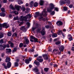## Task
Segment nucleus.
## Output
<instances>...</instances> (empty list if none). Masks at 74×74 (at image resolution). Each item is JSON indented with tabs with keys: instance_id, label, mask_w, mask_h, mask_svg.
I'll return each instance as SVG.
<instances>
[{
	"instance_id": "nucleus-31",
	"label": "nucleus",
	"mask_w": 74,
	"mask_h": 74,
	"mask_svg": "<svg viewBox=\"0 0 74 74\" xmlns=\"http://www.w3.org/2000/svg\"><path fill=\"white\" fill-rule=\"evenodd\" d=\"M0 15L1 16H5V13H0Z\"/></svg>"
},
{
	"instance_id": "nucleus-58",
	"label": "nucleus",
	"mask_w": 74,
	"mask_h": 74,
	"mask_svg": "<svg viewBox=\"0 0 74 74\" xmlns=\"http://www.w3.org/2000/svg\"><path fill=\"white\" fill-rule=\"evenodd\" d=\"M58 51V49H55L53 50V52H57Z\"/></svg>"
},
{
	"instance_id": "nucleus-6",
	"label": "nucleus",
	"mask_w": 74,
	"mask_h": 74,
	"mask_svg": "<svg viewBox=\"0 0 74 74\" xmlns=\"http://www.w3.org/2000/svg\"><path fill=\"white\" fill-rule=\"evenodd\" d=\"M42 57L41 56H39L37 58V60L39 62H43V59L42 58Z\"/></svg>"
},
{
	"instance_id": "nucleus-38",
	"label": "nucleus",
	"mask_w": 74,
	"mask_h": 74,
	"mask_svg": "<svg viewBox=\"0 0 74 74\" xmlns=\"http://www.w3.org/2000/svg\"><path fill=\"white\" fill-rule=\"evenodd\" d=\"M14 66L15 67H18V63L17 62H16L14 63Z\"/></svg>"
},
{
	"instance_id": "nucleus-61",
	"label": "nucleus",
	"mask_w": 74,
	"mask_h": 74,
	"mask_svg": "<svg viewBox=\"0 0 74 74\" xmlns=\"http://www.w3.org/2000/svg\"><path fill=\"white\" fill-rule=\"evenodd\" d=\"M7 0H3V3H7Z\"/></svg>"
},
{
	"instance_id": "nucleus-44",
	"label": "nucleus",
	"mask_w": 74,
	"mask_h": 74,
	"mask_svg": "<svg viewBox=\"0 0 74 74\" xmlns=\"http://www.w3.org/2000/svg\"><path fill=\"white\" fill-rule=\"evenodd\" d=\"M69 39L70 41H72L73 40V37L71 36L69 38Z\"/></svg>"
},
{
	"instance_id": "nucleus-52",
	"label": "nucleus",
	"mask_w": 74,
	"mask_h": 74,
	"mask_svg": "<svg viewBox=\"0 0 74 74\" xmlns=\"http://www.w3.org/2000/svg\"><path fill=\"white\" fill-rule=\"evenodd\" d=\"M64 11H67V8L66 7H64Z\"/></svg>"
},
{
	"instance_id": "nucleus-16",
	"label": "nucleus",
	"mask_w": 74,
	"mask_h": 74,
	"mask_svg": "<svg viewBox=\"0 0 74 74\" xmlns=\"http://www.w3.org/2000/svg\"><path fill=\"white\" fill-rule=\"evenodd\" d=\"M32 16L30 14H27L26 16H25V17L26 18V19L27 20V19L28 18H29V19L31 18Z\"/></svg>"
},
{
	"instance_id": "nucleus-39",
	"label": "nucleus",
	"mask_w": 74,
	"mask_h": 74,
	"mask_svg": "<svg viewBox=\"0 0 74 74\" xmlns=\"http://www.w3.org/2000/svg\"><path fill=\"white\" fill-rule=\"evenodd\" d=\"M12 36V37H16L17 34L16 33H14L13 34Z\"/></svg>"
},
{
	"instance_id": "nucleus-21",
	"label": "nucleus",
	"mask_w": 74,
	"mask_h": 74,
	"mask_svg": "<svg viewBox=\"0 0 74 74\" xmlns=\"http://www.w3.org/2000/svg\"><path fill=\"white\" fill-rule=\"evenodd\" d=\"M10 57H7L5 59V62H10Z\"/></svg>"
},
{
	"instance_id": "nucleus-1",
	"label": "nucleus",
	"mask_w": 74,
	"mask_h": 74,
	"mask_svg": "<svg viewBox=\"0 0 74 74\" xmlns=\"http://www.w3.org/2000/svg\"><path fill=\"white\" fill-rule=\"evenodd\" d=\"M35 15L34 16L35 18L38 17L39 16H47V12L45 11H43L41 14L39 12H36L35 13Z\"/></svg>"
},
{
	"instance_id": "nucleus-59",
	"label": "nucleus",
	"mask_w": 74,
	"mask_h": 74,
	"mask_svg": "<svg viewBox=\"0 0 74 74\" xmlns=\"http://www.w3.org/2000/svg\"><path fill=\"white\" fill-rule=\"evenodd\" d=\"M53 66L54 67H57L58 66L57 64H55L53 65Z\"/></svg>"
},
{
	"instance_id": "nucleus-32",
	"label": "nucleus",
	"mask_w": 74,
	"mask_h": 74,
	"mask_svg": "<svg viewBox=\"0 0 74 74\" xmlns=\"http://www.w3.org/2000/svg\"><path fill=\"white\" fill-rule=\"evenodd\" d=\"M17 49V48H14V49L12 50V53H14L15 52H16V51Z\"/></svg>"
},
{
	"instance_id": "nucleus-34",
	"label": "nucleus",
	"mask_w": 74,
	"mask_h": 74,
	"mask_svg": "<svg viewBox=\"0 0 74 74\" xmlns=\"http://www.w3.org/2000/svg\"><path fill=\"white\" fill-rule=\"evenodd\" d=\"M41 30V28H39L36 30L37 33H40V31Z\"/></svg>"
},
{
	"instance_id": "nucleus-49",
	"label": "nucleus",
	"mask_w": 74,
	"mask_h": 74,
	"mask_svg": "<svg viewBox=\"0 0 74 74\" xmlns=\"http://www.w3.org/2000/svg\"><path fill=\"white\" fill-rule=\"evenodd\" d=\"M14 14H15V15H18V12L16 11H15L13 12Z\"/></svg>"
},
{
	"instance_id": "nucleus-36",
	"label": "nucleus",
	"mask_w": 74,
	"mask_h": 74,
	"mask_svg": "<svg viewBox=\"0 0 74 74\" xmlns=\"http://www.w3.org/2000/svg\"><path fill=\"white\" fill-rule=\"evenodd\" d=\"M34 40L35 42H38V39L35 38Z\"/></svg>"
},
{
	"instance_id": "nucleus-47",
	"label": "nucleus",
	"mask_w": 74,
	"mask_h": 74,
	"mask_svg": "<svg viewBox=\"0 0 74 74\" xmlns=\"http://www.w3.org/2000/svg\"><path fill=\"white\" fill-rule=\"evenodd\" d=\"M35 38V37H34V36H31V38L32 40H34Z\"/></svg>"
},
{
	"instance_id": "nucleus-43",
	"label": "nucleus",
	"mask_w": 74,
	"mask_h": 74,
	"mask_svg": "<svg viewBox=\"0 0 74 74\" xmlns=\"http://www.w3.org/2000/svg\"><path fill=\"white\" fill-rule=\"evenodd\" d=\"M4 42L3 41V39H1L0 40V44H3Z\"/></svg>"
},
{
	"instance_id": "nucleus-2",
	"label": "nucleus",
	"mask_w": 74,
	"mask_h": 74,
	"mask_svg": "<svg viewBox=\"0 0 74 74\" xmlns=\"http://www.w3.org/2000/svg\"><path fill=\"white\" fill-rule=\"evenodd\" d=\"M2 27L7 29V28L8 27V25L5 23H4L3 24H0V30L2 29Z\"/></svg>"
},
{
	"instance_id": "nucleus-57",
	"label": "nucleus",
	"mask_w": 74,
	"mask_h": 74,
	"mask_svg": "<svg viewBox=\"0 0 74 74\" xmlns=\"http://www.w3.org/2000/svg\"><path fill=\"white\" fill-rule=\"evenodd\" d=\"M27 24L28 27H29V26H30V23H29V22L27 23Z\"/></svg>"
},
{
	"instance_id": "nucleus-22",
	"label": "nucleus",
	"mask_w": 74,
	"mask_h": 74,
	"mask_svg": "<svg viewBox=\"0 0 74 74\" xmlns=\"http://www.w3.org/2000/svg\"><path fill=\"white\" fill-rule=\"evenodd\" d=\"M66 0H61V4H66Z\"/></svg>"
},
{
	"instance_id": "nucleus-46",
	"label": "nucleus",
	"mask_w": 74,
	"mask_h": 74,
	"mask_svg": "<svg viewBox=\"0 0 74 74\" xmlns=\"http://www.w3.org/2000/svg\"><path fill=\"white\" fill-rule=\"evenodd\" d=\"M33 4H34V3L33 2V1H32L31 2V3H30V5L31 6H33Z\"/></svg>"
},
{
	"instance_id": "nucleus-12",
	"label": "nucleus",
	"mask_w": 74,
	"mask_h": 74,
	"mask_svg": "<svg viewBox=\"0 0 74 74\" xmlns=\"http://www.w3.org/2000/svg\"><path fill=\"white\" fill-rule=\"evenodd\" d=\"M56 24L58 26H60L62 25L63 23L60 21H58L56 23Z\"/></svg>"
},
{
	"instance_id": "nucleus-5",
	"label": "nucleus",
	"mask_w": 74,
	"mask_h": 74,
	"mask_svg": "<svg viewBox=\"0 0 74 74\" xmlns=\"http://www.w3.org/2000/svg\"><path fill=\"white\" fill-rule=\"evenodd\" d=\"M19 19L20 21H22V22L24 21H25V22L27 21V20L26 18V16H21L19 17Z\"/></svg>"
},
{
	"instance_id": "nucleus-62",
	"label": "nucleus",
	"mask_w": 74,
	"mask_h": 74,
	"mask_svg": "<svg viewBox=\"0 0 74 74\" xmlns=\"http://www.w3.org/2000/svg\"><path fill=\"white\" fill-rule=\"evenodd\" d=\"M4 56H5V54H4L2 53L1 54V56L2 57H4Z\"/></svg>"
},
{
	"instance_id": "nucleus-27",
	"label": "nucleus",
	"mask_w": 74,
	"mask_h": 74,
	"mask_svg": "<svg viewBox=\"0 0 74 74\" xmlns=\"http://www.w3.org/2000/svg\"><path fill=\"white\" fill-rule=\"evenodd\" d=\"M34 6L35 7H37L38 6V3L37 2H35L34 4Z\"/></svg>"
},
{
	"instance_id": "nucleus-10",
	"label": "nucleus",
	"mask_w": 74,
	"mask_h": 74,
	"mask_svg": "<svg viewBox=\"0 0 74 74\" xmlns=\"http://www.w3.org/2000/svg\"><path fill=\"white\" fill-rule=\"evenodd\" d=\"M42 56L43 57L45 60H48V56L47 54H43L42 55Z\"/></svg>"
},
{
	"instance_id": "nucleus-51",
	"label": "nucleus",
	"mask_w": 74,
	"mask_h": 74,
	"mask_svg": "<svg viewBox=\"0 0 74 74\" xmlns=\"http://www.w3.org/2000/svg\"><path fill=\"white\" fill-rule=\"evenodd\" d=\"M55 14V11H53L51 12V15H53Z\"/></svg>"
},
{
	"instance_id": "nucleus-54",
	"label": "nucleus",
	"mask_w": 74,
	"mask_h": 74,
	"mask_svg": "<svg viewBox=\"0 0 74 74\" xmlns=\"http://www.w3.org/2000/svg\"><path fill=\"white\" fill-rule=\"evenodd\" d=\"M55 10H56V11H59V9L58 8H55Z\"/></svg>"
},
{
	"instance_id": "nucleus-20",
	"label": "nucleus",
	"mask_w": 74,
	"mask_h": 74,
	"mask_svg": "<svg viewBox=\"0 0 74 74\" xmlns=\"http://www.w3.org/2000/svg\"><path fill=\"white\" fill-rule=\"evenodd\" d=\"M41 33L42 36H44L45 34V31L43 29L41 31Z\"/></svg>"
},
{
	"instance_id": "nucleus-50",
	"label": "nucleus",
	"mask_w": 74,
	"mask_h": 74,
	"mask_svg": "<svg viewBox=\"0 0 74 74\" xmlns=\"http://www.w3.org/2000/svg\"><path fill=\"white\" fill-rule=\"evenodd\" d=\"M23 43H21L20 44L19 47H21V48L23 47Z\"/></svg>"
},
{
	"instance_id": "nucleus-4",
	"label": "nucleus",
	"mask_w": 74,
	"mask_h": 74,
	"mask_svg": "<svg viewBox=\"0 0 74 74\" xmlns=\"http://www.w3.org/2000/svg\"><path fill=\"white\" fill-rule=\"evenodd\" d=\"M3 65L4 68H5V69H7L8 68L9 69V68L11 67V63L10 62H8L7 64V66H6V64L5 63L3 64Z\"/></svg>"
},
{
	"instance_id": "nucleus-18",
	"label": "nucleus",
	"mask_w": 74,
	"mask_h": 74,
	"mask_svg": "<svg viewBox=\"0 0 74 74\" xmlns=\"http://www.w3.org/2000/svg\"><path fill=\"white\" fill-rule=\"evenodd\" d=\"M21 8V7L20 6H16L15 7V8L16 10H17V11H19L20 10V8Z\"/></svg>"
},
{
	"instance_id": "nucleus-37",
	"label": "nucleus",
	"mask_w": 74,
	"mask_h": 74,
	"mask_svg": "<svg viewBox=\"0 0 74 74\" xmlns=\"http://www.w3.org/2000/svg\"><path fill=\"white\" fill-rule=\"evenodd\" d=\"M60 42L59 41H58L57 42H56L55 43L56 44V45H59V44H60Z\"/></svg>"
},
{
	"instance_id": "nucleus-23",
	"label": "nucleus",
	"mask_w": 74,
	"mask_h": 74,
	"mask_svg": "<svg viewBox=\"0 0 74 74\" xmlns=\"http://www.w3.org/2000/svg\"><path fill=\"white\" fill-rule=\"evenodd\" d=\"M9 8L11 9H12V10H15V8H14V7L12 5V4H10V5L9 6Z\"/></svg>"
},
{
	"instance_id": "nucleus-60",
	"label": "nucleus",
	"mask_w": 74,
	"mask_h": 74,
	"mask_svg": "<svg viewBox=\"0 0 74 74\" xmlns=\"http://www.w3.org/2000/svg\"><path fill=\"white\" fill-rule=\"evenodd\" d=\"M45 27H46V28H47V29L49 28V25H46L45 26Z\"/></svg>"
},
{
	"instance_id": "nucleus-48",
	"label": "nucleus",
	"mask_w": 74,
	"mask_h": 74,
	"mask_svg": "<svg viewBox=\"0 0 74 74\" xmlns=\"http://www.w3.org/2000/svg\"><path fill=\"white\" fill-rule=\"evenodd\" d=\"M37 28V27H32V31H34V30H36V29Z\"/></svg>"
},
{
	"instance_id": "nucleus-9",
	"label": "nucleus",
	"mask_w": 74,
	"mask_h": 74,
	"mask_svg": "<svg viewBox=\"0 0 74 74\" xmlns=\"http://www.w3.org/2000/svg\"><path fill=\"white\" fill-rule=\"evenodd\" d=\"M32 70L33 71H34V72H35V73H38L39 71L37 67L33 68Z\"/></svg>"
},
{
	"instance_id": "nucleus-28",
	"label": "nucleus",
	"mask_w": 74,
	"mask_h": 74,
	"mask_svg": "<svg viewBox=\"0 0 74 74\" xmlns=\"http://www.w3.org/2000/svg\"><path fill=\"white\" fill-rule=\"evenodd\" d=\"M28 52L31 53L33 52H34V49H29L28 50Z\"/></svg>"
},
{
	"instance_id": "nucleus-24",
	"label": "nucleus",
	"mask_w": 74,
	"mask_h": 74,
	"mask_svg": "<svg viewBox=\"0 0 74 74\" xmlns=\"http://www.w3.org/2000/svg\"><path fill=\"white\" fill-rule=\"evenodd\" d=\"M44 1L42 0H40V5H43Z\"/></svg>"
},
{
	"instance_id": "nucleus-17",
	"label": "nucleus",
	"mask_w": 74,
	"mask_h": 74,
	"mask_svg": "<svg viewBox=\"0 0 74 74\" xmlns=\"http://www.w3.org/2000/svg\"><path fill=\"white\" fill-rule=\"evenodd\" d=\"M34 63H35L36 64L37 66H39L40 64V62H38V61H36V60H35Z\"/></svg>"
},
{
	"instance_id": "nucleus-3",
	"label": "nucleus",
	"mask_w": 74,
	"mask_h": 74,
	"mask_svg": "<svg viewBox=\"0 0 74 74\" xmlns=\"http://www.w3.org/2000/svg\"><path fill=\"white\" fill-rule=\"evenodd\" d=\"M53 8H54V5L52 3H50L49 7L47 9V12H51L52 10L53 9Z\"/></svg>"
},
{
	"instance_id": "nucleus-19",
	"label": "nucleus",
	"mask_w": 74,
	"mask_h": 74,
	"mask_svg": "<svg viewBox=\"0 0 74 74\" xmlns=\"http://www.w3.org/2000/svg\"><path fill=\"white\" fill-rule=\"evenodd\" d=\"M6 53H11V49H6Z\"/></svg>"
},
{
	"instance_id": "nucleus-56",
	"label": "nucleus",
	"mask_w": 74,
	"mask_h": 74,
	"mask_svg": "<svg viewBox=\"0 0 74 74\" xmlns=\"http://www.w3.org/2000/svg\"><path fill=\"white\" fill-rule=\"evenodd\" d=\"M71 29H72V28L71 27H70L68 29V30L69 32H70V31Z\"/></svg>"
},
{
	"instance_id": "nucleus-63",
	"label": "nucleus",
	"mask_w": 74,
	"mask_h": 74,
	"mask_svg": "<svg viewBox=\"0 0 74 74\" xmlns=\"http://www.w3.org/2000/svg\"><path fill=\"white\" fill-rule=\"evenodd\" d=\"M38 54H36V55H34V57H35V58H37V57L38 56Z\"/></svg>"
},
{
	"instance_id": "nucleus-64",
	"label": "nucleus",
	"mask_w": 74,
	"mask_h": 74,
	"mask_svg": "<svg viewBox=\"0 0 74 74\" xmlns=\"http://www.w3.org/2000/svg\"><path fill=\"white\" fill-rule=\"evenodd\" d=\"M70 1H67V3L68 4H70Z\"/></svg>"
},
{
	"instance_id": "nucleus-42",
	"label": "nucleus",
	"mask_w": 74,
	"mask_h": 74,
	"mask_svg": "<svg viewBox=\"0 0 74 74\" xmlns=\"http://www.w3.org/2000/svg\"><path fill=\"white\" fill-rule=\"evenodd\" d=\"M8 36H11V33L10 32H8Z\"/></svg>"
},
{
	"instance_id": "nucleus-45",
	"label": "nucleus",
	"mask_w": 74,
	"mask_h": 74,
	"mask_svg": "<svg viewBox=\"0 0 74 74\" xmlns=\"http://www.w3.org/2000/svg\"><path fill=\"white\" fill-rule=\"evenodd\" d=\"M21 9L23 11H25V8L24 7H22Z\"/></svg>"
},
{
	"instance_id": "nucleus-11",
	"label": "nucleus",
	"mask_w": 74,
	"mask_h": 74,
	"mask_svg": "<svg viewBox=\"0 0 74 74\" xmlns=\"http://www.w3.org/2000/svg\"><path fill=\"white\" fill-rule=\"evenodd\" d=\"M2 47L3 48H9L10 47V45L8 44L7 45L4 44L2 45Z\"/></svg>"
},
{
	"instance_id": "nucleus-13",
	"label": "nucleus",
	"mask_w": 74,
	"mask_h": 74,
	"mask_svg": "<svg viewBox=\"0 0 74 74\" xmlns=\"http://www.w3.org/2000/svg\"><path fill=\"white\" fill-rule=\"evenodd\" d=\"M8 44H10V46L11 47V48H13V47H14V44L11 42V41H9Z\"/></svg>"
},
{
	"instance_id": "nucleus-35",
	"label": "nucleus",
	"mask_w": 74,
	"mask_h": 74,
	"mask_svg": "<svg viewBox=\"0 0 74 74\" xmlns=\"http://www.w3.org/2000/svg\"><path fill=\"white\" fill-rule=\"evenodd\" d=\"M57 34H54L52 35V36L53 37H57Z\"/></svg>"
},
{
	"instance_id": "nucleus-7",
	"label": "nucleus",
	"mask_w": 74,
	"mask_h": 74,
	"mask_svg": "<svg viewBox=\"0 0 74 74\" xmlns=\"http://www.w3.org/2000/svg\"><path fill=\"white\" fill-rule=\"evenodd\" d=\"M24 39L25 40V41L24 42V44H29V40L27 38H26V37H24Z\"/></svg>"
},
{
	"instance_id": "nucleus-53",
	"label": "nucleus",
	"mask_w": 74,
	"mask_h": 74,
	"mask_svg": "<svg viewBox=\"0 0 74 74\" xmlns=\"http://www.w3.org/2000/svg\"><path fill=\"white\" fill-rule=\"evenodd\" d=\"M26 28H25V29H24L23 31V32H24V33H25L26 32Z\"/></svg>"
},
{
	"instance_id": "nucleus-29",
	"label": "nucleus",
	"mask_w": 74,
	"mask_h": 74,
	"mask_svg": "<svg viewBox=\"0 0 74 74\" xmlns=\"http://www.w3.org/2000/svg\"><path fill=\"white\" fill-rule=\"evenodd\" d=\"M4 37V35L2 33H0V38H1Z\"/></svg>"
},
{
	"instance_id": "nucleus-55",
	"label": "nucleus",
	"mask_w": 74,
	"mask_h": 74,
	"mask_svg": "<svg viewBox=\"0 0 74 74\" xmlns=\"http://www.w3.org/2000/svg\"><path fill=\"white\" fill-rule=\"evenodd\" d=\"M69 8H71L73 7V5L72 4H70V5H69Z\"/></svg>"
},
{
	"instance_id": "nucleus-33",
	"label": "nucleus",
	"mask_w": 74,
	"mask_h": 74,
	"mask_svg": "<svg viewBox=\"0 0 74 74\" xmlns=\"http://www.w3.org/2000/svg\"><path fill=\"white\" fill-rule=\"evenodd\" d=\"M48 70H49V68H45L44 69V70L46 71V72H48Z\"/></svg>"
},
{
	"instance_id": "nucleus-26",
	"label": "nucleus",
	"mask_w": 74,
	"mask_h": 74,
	"mask_svg": "<svg viewBox=\"0 0 74 74\" xmlns=\"http://www.w3.org/2000/svg\"><path fill=\"white\" fill-rule=\"evenodd\" d=\"M62 30H59L58 32L57 33V34L58 35H60V34H62Z\"/></svg>"
},
{
	"instance_id": "nucleus-30",
	"label": "nucleus",
	"mask_w": 74,
	"mask_h": 74,
	"mask_svg": "<svg viewBox=\"0 0 74 74\" xmlns=\"http://www.w3.org/2000/svg\"><path fill=\"white\" fill-rule=\"evenodd\" d=\"M29 60L27 59H25V63H26L27 64H29Z\"/></svg>"
},
{
	"instance_id": "nucleus-15",
	"label": "nucleus",
	"mask_w": 74,
	"mask_h": 74,
	"mask_svg": "<svg viewBox=\"0 0 74 74\" xmlns=\"http://www.w3.org/2000/svg\"><path fill=\"white\" fill-rule=\"evenodd\" d=\"M64 49V47L63 45H62L61 46L60 48L59 49L61 52H63V49Z\"/></svg>"
},
{
	"instance_id": "nucleus-25",
	"label": "nucleus",
	"mask_w": 74,
	"mask_h": 74,
	"mask_svg": "<svg viewBox=\"0 0 74 74\" xmlns=\"http://www.w3.org/2000/svg\"><path fill=\"white\" fill-rule=\"evenodd\" d=\"M18 3L19 5H21V4H23V2L21 0H18Z\"/></svg>"
},
{
	"instance_id": "nucleus-40",
	"label": "nucleus",
	"mask_w": 74,
	"mask_h": 74,
	"mask_svg": "<svg viewBox=\"0 0 74 74\" xmlns=\"http://www.w3.org/2000/svg\"><path fill=\"white\" fill-rule=\"evenodd\" d=\"M25 28V26H23L21 27L20 28V29L21 30H23Z\"/></svg>"
},
{
	"instance_id": "nucleus-14",
	"label": "nucleus",
	"mask_w": 74,
	"mask_h": 74,
	"mask_svg": "<svg viewBox=\"0 0 74 74\" xmlns=\"http://www.w3.org/2000/svg\"><path fill=\"white\" fill-rule=\"evenodd\" d=\"M64 49V47L63 45H62L61 46L60 48L59 49L61 52H63V49Z\"/></svg>"
},
{
	"instance_id": "nucleus-41",
	"label": "nucleus",
	"mask_w": 74,
	"mask_h": 74,
	"mask_svg": "<svg viewBox=\"0 0 74 74\" xmlns=\"http://www.w3.org/2000/svg\"><path fill=\"white\" fill-rule=\"evenodd\" d=\"M1 11L3 12H5V9H4V8H2L1 9Z\"/></svg>"
},
{
	"instance_id": "nucleus-8",
	"label": "nucleus",
	"mask_w": 74,
	"mask_h": 74,
	"mask_svg": "<svg viewBox=\"0 0 74 74\" xmlns=\"http://www.w3.org/2000/svg\"><path fill=\"white\" fill-rule=\"evenodd\" d=\"M39 19L40 21H41V20H42V21H47L49 19V18H46V19L45 18H43V17H40L39 18Z\"/></svg>"
}]
</instances>
